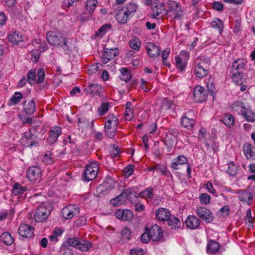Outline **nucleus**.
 <instances>
[{
    "mask_svg": "<svg viewBox=\"0 0 255 255\" xmlns=\"http://www.w3.org/2000/svg\"><path fill=\"white\" fill-rule=\"evenodd\" d=\"M137 8L138 5L131 2L123 7H119L116 10V19L118 23L125 24L134 16Z\"/></svg>",
    "mask_w": 255,
    "mask_h": 255,
    "instance_id": "f257e3e1",
    "label": "nucleus"
},
{
    "mask_svg": "<svg viewBox=\"0 0 255 255\" xmlns=\"http://www.w3.org/2000/svg\"><path fill=\"white\" fill-rule=\"evenodd\" d=\"M47 42L51 45L67 50V39L60 31H48L46 34Z\"/></svg>",
    "mask_w": 255,
    "mask_h": 255,
    "instance_id": "f03ea898",
    "label": "nucleus"
},
{
    "mask_svg": "<svg viewBox=\"0 0 255 255\" xmlns=\"http://www.w3.org/2000/svg\"><path fill=\"white\" fill-rule=\"evenodd\" d=\"M51 211V206L48 202L40 204L37 208L34 218L37 222H42L45 220L50 215Z\"/></svg>",
    "mask_w": 255,
    "mask_h": 255,
    "instance_id": "7ed1b4c3",
    "label": "nucleus"
},
{
    "mask_svg": "<svg viewBox=\"0 0 255 255\" xmlns=\"http://www.w3.org/2000/svg\"><path fill=\"white\" fill-rule=\"evenodd\" d=\"M169 8L166 12L168 16L174 19H180L183 16V11L181 7L175 1L169 0L168 2Z\"/></svg>",
    "mask_w": 255,
    "mask_h": 255,
    "instance_id": "20e7f679",
    "label": "nucleus"
},
{
    "mask_svg": "<svg viewBox=\"0 0 255 255\" xmlns=\"http://www.w3.org/2000/svg\"><path fill=\"white\" fill-rule=\"evenodd\" d=\"M98 169L99 165L97 162H92L88 165L84 170L83 180L89 181L94 179L97 177Z\"/></svg>",
    "mask_w": 255,
    "mask_h": 255,
    "instance_id": "39448f33",
    "label": "nucleus"
},
{
    "mask_svg": "<svg viewBox=\"0 0 255 255\" xmlns=\"http://www.w3.org/2000/svg\"><path fill=\"white\" fill-rule=\"evenodd\" d=\"M79 208L75 205H69L63 208L61 211L62 217L66 219H71L74 215L79 214Z\"/></svg>",
    "mask_w": 255,
    "mask_h": 255,
    "instance_id": "423d86ee",
    "label": "nucleus"
},
{
    "mask_svg": "<svg viewBox=\"0 0 255 255\" xmlns=\"http://www.w3.org/2000/svg\"><path fill=\"white\" fill-rule=\"evenodd\" d=\"M119 53V49L116 48H105L104 52L101 56L102 62L103 64H107L110 60L115 59V57Z\"/></svg>",
    "mask_w": 255,
    "mask_h": 255,
    "instance_id": "0eeeda50",
    "label": "nucleus"
},
{
    "mask_svg": "<svg viewBox=\"0 0 255 255\" xmlns=\"http://www.w3.org/2000/svg\"><path fill=\"white\" fill-rule=\"evenodd\" d=\"M197 215L206 223H210L214 220L213 213L205 207H200L196 210Z\"/></svg>",
    "mask_w": 255,
    "mask_h": 255,
    "instance_id": "6e6552de",
    "label": "nucleus"
},
{
    "mask_svg": "<svg viewBox=\"0 0 255 255\" xmlns=\"http://www.w3.org/2000/svg\"><path fill=\"white\" fill-rule=\"evenodd\" d=\"M208 97L207 92L201 86L195 87L193 91V99L196 102L202 103L205 101Z\"/></svg>",
    "mask_w": 255,
    "mask_h": 255,
    "instance_id": "1a4fd4ad",
    "label": "nucleus"
},
{
    "mask_svg": "<svg viewBox=\"0 0 255 255\" xmlns=\"http://www.w3.org/2000/svg\"><path fill=\"white\" fill-rule=\"evenodd\" d=\"M148 231L149 237L153 241H158L161 239L163 233L161 228L157 225H151L148 228Z\"/></svg>",
    "mask_w": 255,
    "mask_h": 255,
    "instance_id": "9d476101",
    "label": "nucleus"
},
{
    "mask_svg": "<svg viewBox=\"0 0 255 255\" xmlns=\"http://www.w3.org/2000/svg\"><path fill=\"white\" fill-rule=\"evenodd\" d=\"M86 94L101 96L102 94V86L98 84H90L84 90Z\"/></svg>",
    "mask_w": 255,
    "mask_h": 255,
    "instance_id": "9b49d317",
    "label": "nucleus"
},
{
    "mask_svg": "<svg viewBox=\"0 0 255 255\" xmlns=\"http://www.w3.org/2000/svg\"><path fill=\"white\" fill-rule=\"evenodd\" d=\"M33 232L34 228L32 227L25 224L20 225L18 230L19 235L24 238L31 237Z\"/></svg>",
    "mask_w": 255,
    "mask_h": 255,
    "instance_id": "f8f14e48",
    "label": "nucleus"
},
{
    "mask_svg": "<svg viewBox=\"0 0 255 255\" xmlns=\"http://www.w3.org/2000/svg\"><path fill=\"white\" fill-rule=\"evenodd\" d=\"M41 171L38 166H32L29 167L26 172V176L30 181H34L38 179L41 177Z\"/></svg>",
    "mask_w": 255,
    "mask_h": 255,
    "instance_id": "ddd939ff",
    "label": "nucleus"
},
{
    "mask_svg": "<svg viewBox=\"0 0 255 255\" xmlns=\"http://www.w3.org/2000/svg\"><path fill=\"white\" fill-rule=\"evenodd\" d=\"M116 217L123 221L131 220L133 217L132 212L128 209H119L115 212Z\"/></svg>",
    "mask_w": 255,
    "mask_h": 255,
    "instance_id": "4468645a",
    "label": "nucleus"
},
{
    "mask_svg": "<svg viewBox=\"0 0 255 255\" xmlns=\"http://www.w3.org/2000/svg\"><path fill=\"white\" fill-rule=\"evenodd\" d=\"M243 150L248 159L255 160V149L252 144L248 142L245 143L243 145Z\"/></svg>",
    "mask_w": 255,
    "mask_h": 255,
    "instance_id": "2eb2a0df",
    "label": "nucleus"
},
{
    "mask_svg": "<svg viewBox=\"0 0 255 255\" xmlns=\"http://www.w3.org/2000/svg\"><path fill=\"white\" fill-rule=\"evenodd\" d=\"M247 62L243 59H238L234 61L231 67V73L243 72L246 69Z\"/></svg>",
    "mask_w": 255,
    "mask_h": 255,
    "instance_id": "dca6fc26",
    "label": "nucleus"
},
{
    "mask_svg": "<svg viewBox=\"0 0 255 255\" xmlns=\"http://www.w3.org/2000/svg\"><path fill=\"white\" fill-rule=\"evenodd\" d=\"M61 133V128L59 126L52 127L50 129L49 137L47 138V141L50 144H53L57 139Z\"/></svg>",
    "mask_w": 255,
    "mask_h": 255,
    "instance_id": "f3484780",
    "label": "nucleus"
},
{
    "mask_svg": "<svg viewBox=\"0 0 255 255\" xmlns=\"http://www.w3.org/2000/svg\"><path fill=\"white\" fill-rule=\"evenodd\" d=\"M188 158L183 155H179L171 163L170 167L173 170L179 169V165L188 164Z\"/></svg>",
    "mask_w": 255,
    "mask_h": 255,
    "instance_id": "a211bd4d",
    "label": "nucleus"
},
{
    "mask_svg": "<svg viewBox=\"0 0 255 255\" xmlns=\"http://www.w3.org/2000/svg\"><path fill=\"white\" fill-rule=\"evenodd\" d=\"M200 223L198 218L193 215L189 216L185 220L186 227L191 229H197L200 226Z\"/></svg>",
    "mask_w": 255,
    "mask_h": 255,
    "instance_id": "6ab92c4d",
    "label": "nucleus"
},
{
    "mask_svg": "<svg viewBox=\"0 0 255 255\" xmlns=\"http://www.w3.org/2000/svg\"><path fill=\"white\" fill-rule=\"evenodd\" d=\"M146 51L151 57H156L159 55L160 50L158 46L152 42H149L146 46Z\"/></svg>",
    "mask_w": 255,
    "mask_h": 255,
    "instance_id": "aec40b11",
    "label": "nucleus"
},
{
    "mask_svg": "<svg viewBox=\"0 0 255 255\" xmlns=\"http://www.w3.org/2000/svg\"><path fill=\"white\" fill-rule=\"evenodd\" d=\"M155 215L158 220L167 221L171 214L170 211L166 208H159L156 210Z\"/></svg>",
    "mask_w": 255,
    "mask_h": 255,
    "instance_id": "412c9836",
    "label": "nucleus"
},
{
    "mask_svg": "<svg viewBox=\"0 0 255 255\" xmlns=\"http://www.w3.org/2000/svg\"><path fill=\"white\" fill-rule=\"evenodd\" d=\"M220 248L219 243L213 240H210L208 242L206 247V251L208 254H216L218 252Z\"/></svg>",
    "mask_w": 255,
    "mask_h": 255,
    "instance_id": "4be33fe9",
    "label": "nucleus"
},
{
    "mask_svg": "<svg viewBox=\"0 0 255 255\" xmlns=\"http://www.w3.org/2000/svg\"><path fill=\"white\" fill-rule=\"evenodd\" d=\"M8 40L14 44H17L22 41V35L18 31H13L10 33L7 36Z\"/></svg>",
    "mask_w": 255,
    "mask_h": 255,
    "instance_id": "5701e85b",
    "label": "nucleus"
},
{
    "mask_svg": "<svg viewBox=\"0 0 255 255\" xmlns=\"http://www.w3.org/2000/svg\"><path fill=\"white\" fill-rule=\"evenodd\" d=\"M119 124V120L115 115H109L107 117V122L105 124V126L117 128Z\"/></svg>",
    "mask_w": 255,
    "mask_h": 255,
    "instance_id": "b1692460",
    "label": "nucleus"
},
{
    "mask_svg": "<svg viewBox=\"0 0 255 255\" xmlns=\"http://www.w3.org/2000/svg\"><path fill=\"white\" fill-rule=\"evenodd\" d=\"M241 114L247 122L253 123L255 121V113L250 109L244 108L243 110H242Z\"/></svg>",
    "mask_w": 255,
    "mask_h": 255,
    "instance_id": "393cba45",
    "label": "nucleus"
},
{
    "mask_svg": "<svg viewBox=\"0 0 255 255\" xmlns=\"http://www.w3.org/2000/svg\"><path fill=\"white\" fill-rule=\"evenodd\" d=\"M239 199L241 201L251 205L253 201V196L251 193L248 191H242L239 194Z\"/></svg>",
    "mask_w": 255,
    "mask_h": 255,
    "instance_id": "a878e982",
    "label": "nucleus"
},
{
    "mask_svg": "<svg viewBox=\"0 0 255 255\" xmlns=\"http://www.w3.org/2000/svg\"><path fill=\"white\" fill-rule=\"evenodd\" d=\"M122 192L126 199H128L130 202L133 201V197L138 198V193L131 188L125 189L123 190Z\"/></svg>",
    "mask_w": 255,
    "mask_h": 255,
    "instance_id": "bb28decb",
    "label": "nucleus"
},
{
    "mask_svg": "<svg viewBox=\"0 0 255 255\" xmlns=\"http://www.w3.org/2000/svg\"><path fill=\"white\" fill-rule=\"evenodd\" d=\"M168 225L172 229H177L180 227L181 223L178 217L174 216H170L167 220Z\"/></svg>",
    "mask_w": 255,
    "mask_h": 255,
    "instance_id": "cd10ccee",
    "label": "nucleus"
},
{
    "mask_svg": "<svg viewBox=\"0 0 255 255\" xmlns=\"http://www.w3.org/2000/svg\"><path fill=\"white\" fill-rule=\"evenodd\" d=\"M0 240L3 243L8 246L12 245L14 242V238L8 232L2 233L0 236Z\"/></svg>",
    "mask_w": 255,
    "mask_h": 255,
    "instance_id": "c85d7f7f",
    "label": "nucleus"
},
{
    "mask_svg": "<svg viewBox=\"0 0 255 255\" xmlns=\"http://www.w3.org/2000/svg\"><path fill=\"white\" fill-rule=\"evenodd\" d=\"M27 190V188L25 186H22L21 185L18 183H15L13 185V189L12 193L13 195H17L22 194L24 192Z\"/></svg>",
    "mask_w": 255,
    "mask_h": 255,
    "instance_id": "c756f323",
    "label": "nucleus"
},
{
    "mask_svg": "<svg viewBox=\"0 0 255 255\" xmlns=\"http://www.w3.org/2000/svg\"><path fill=\"white\" fill-rule=\"evenodd\" d=\"M79 242L77 249L83 252H87L92 247V244L89 241L80 239Z\"/></svg>",
    "mask_w": 255,
    "mask_h": 255,
    "instance_id": "7c9ffc66",
    "label": "nucleus"
},
{
    "mask_svg": "<svg viewBox=\"0 0 255 255\" xmlns=\"http://www.w3.org/2000/svg\"><path fill=\"white\" fill-rule=\"evenodd\" d=\"M220 121L223 123L228 128H231L234 124L235 119L232 115L227 114L220 120Z\"/></svg>",
    "mask_w": 255,
    "mask_h": 255,
    "instance_id": "2f4dec72",
    "label": "nucleus"
},
{
    "mask_svg": "<svg viewBox=\"0 0 255 255\" xmlns=\"http://www.w3.org/2000/svg\"><path fill=\"white\" fill-rule=\"evenodd\" d=\"M98 4L97 0H87L86 2V9L89 14H92Z\"/></svg>",
    "mask_w": 255,
    "mask_h": 255,
    "instance_id": "473e14b6",
    "label": "nucleus"
},
{
    "mask_svg": "<svg viewBox=\"0 0 255 255\" xmlns=\"http://www.w3.org/2000/svg\"><path fill=\"white\" fill-rule=\"evenodd\" d=\"M138 197L144 199H152L153 197V188L152 187H148L145 190L141 191L138 194Z\"/></svg>",
    "mask_w": 255,
    "mask_h": 255,
    "instance_id": "72a5a7b5",
    "label": "nucleus"
},
{
    "mask_svg": "<svg viewBox=\"0 0 255 255\" xmlns=\"http://www.w3.org/2000/svg\"><path fill=\"white\" fill-rule=\"evenodd\" d=\"M195 124L193 119H189L186 116H183L181 121V124L184 128L189 129L192 128Z\"/></svg>",
    "mask_w": 255,
    "mask_h": 255,
    "instance_id": "f704fd0d",
    "label": "nucleus"
},
{
    "mask_svg": "<svg viewBox=\"0 0 255 255\" xmlns=\"http://www.w3.org/2000/svg\"><path fill=\"white\" fill-rule=\"evenodd\" d=\"M208 74V71L201 64H198L196 67L195 75L199 78H203Z\"/></svg>",
    "mask_w": 255,
    "mask_h": 255,
    "instance_id": "c9c22d12",
    "label": "nucleus"
},
{
    "mask_svg": "<svg viewBox=\"0 0 255 255\" xmlns=\"http://www.w3.org/2000/svg\"><path fill=\"white\" fill-rule=\"evenodd\" d=\"M120 71L122 74L120 76V79L126 83L128 82L131 77L130 72L126 68H122Z\"/></svg>",
    "mask_w": 255,
    "mask_h": 255,
    "instance_id": "e433bc0d",
    "label": "nucleus"
},
{
    "mask_svg": "<svg viewBox=\"0 0 255 255\" xmlns=\"http://www.w3.org/2000/svg\"><path fill=\"white\" fill-rule=\"evenodd\" d=\"M232 78L236 85H242L244 82L245 79L243 78V73L240 72L231 73Z\"/></svg>",
    "mask_w": 255,
    "mask_h": 255,
    "instance_id": "4c0bfd02",
    "label": "nucleus"
},
{
    "mask_svg": "<svg viewBox=\"0 0 255 255\" xmlns=\"http://www.w3.org/2000/svg\"><path fill=\"white\" fill-rule=\"evenodd\" d=\"M126 200V199L125 198L123 192H122L116 198L111 200V203L114 206H118L125 202Z\"/></svg>",
    "mask_w": 255,
    "mask_h": 255,
    "instance_id": "58836bf2",
    "label": "nucleus"
},
{
    "mask_svg": "<svg viewBox=\"0 0 255 255\" xmlns=\"http://www.w3.org/2000/svg\"><path fill=\"white\" fill-rule=\"evenodd\" d=\"M22 98V95L21 93L16 92L12 95L10 99L9 100V105H14L20 102V100Z\"/></svg>",
    "mask_w": 255,
    "mask_h": 255,
    "instance_id": "ea45409f",
    "label": "nucleus"
},
{
    "mask_svg": "<svg viewBox=\"0 0 255 255\" xmlns=\"http://www.w3.org/2000/svg\"><path fill=\"white\" fill-rule=\"evenodd\" d=\"M24 111L27 114L32 115L35 111V104L33 100H31L24 108Z\"/></svg>",
    "mask_w": 255,
    "mask_h": 255,
    "instance_id": "a19ab883",
    "label": "nucleus"
},
{
    "mask_svg": "<svg viewBox=\"0 0 255 255\" xmlns=\"http://www.w3.org/2000/svg\"><path fill=\"white\" fill-rule=\"evenodd\" d=\"M211 26L212 27L217 29L220 33H221L223 31L224 23L220 19L216 18L214 21L211 23Z\"/></svg>",
    "mask_w": 255,
    "mask_h": 255,
    "instance_id": "79ce46f5",
    "label": "nucleus"
},
{
    "mask_svg": "<svg viewBox=\"0 0 255 255\" xmlns=\"http://www.w3.org/2000/svg\"><path fill=\"white\" fill-rule=\"evenodd\" d=\"M36 78V71L35 69L30 70L27 74V81L28 83L30 85L35 84L36 81H35Z\"/></svg>",
    "mask_w": 255,
    "mask_h": 255,
    "instance_id": "37998d69",
    "label": "nucleus"
},
{
    "mask_svg": "<svg viewBox=\"0 0 255 255\" xmlns=\"http://www.w3.org/2000/svg\"><path fill=\"white\" fill-rule=\"evenodd\" d=\"M170 50L169 48H166L161 53L162 61V63L164 65L169 66L170 64L167 61V58L168 57Z\"/></svg>",
    "mask_w": 255,
    "mask_h": 255,
    "instance_id": "c03bdc74",
    "label": "nucleus"
},
{
    "mask_svg": "<svg viewBox=\"0 0 255 255\" xmlns=\"http://www.w3.org/2000/svg\"><path fill=\"white\" fill-rule=\"evenodd\" d=\"M122 238L124 241H128L130 239L131 232L128 227L123 229L121 232Z\"/></svg>",
    "mask_w": 255,
    "mask_h": 255,
    "instance_id": "a18cd8bd",
    "label": "nucleus"
},
{
    "mask_svg": "<svg viewBox=\"0 0 255 255\" xmlns=\"http://www.w3.org/2000/svg\"><path fill=\"white\" fill-rule=\"evenodd\" d=\"M42 161L47 164H50L53 163L54 160L52 157V153L50 151H47L43 156Z\"/></svg>",
    "mask_w": 255,
    "mask_h": 255,
    "instance_id": "49530a36",
    "label": "nucleus"
},
{
    "mask_svg": "<svg viewBox=\"0 0 255 255\" xmlns=\"http://www.w3.org/2000/svg\"><path fill=\"white\" fill-rule=\"evenodd\" d=\"M104 128L105 134L108 137L113 138L115 137L117 131V128H112L107 126H105Z\"/></svg>",
    "mask_w": 255,
    "mask_h": 255,
    "instance_id": "de8ad7c7",
    "label": "nucleus"
},
{
    "mask_svg": "<svg viewBox=\"0 0 255 255\" xmlns=\"http://www.w3.org/2000/svg\"><path fill=\"white\" fill-rule=\"evenodd\" d=\"M237 167L233 162H229L227 172L231 176H235L237 172Z\"/></svg>",
    "mask_w": 255,
    "mask_h": 255,
    "instance_id": "09e8293b",
    "label": "nucleus"
},
{
    "mask_svg": "<svg viewBox=\"0 0 255 255\" xmlns=\"http://www.w3.org/2000/svg\"><path fill=\"white\" fill-rule=\"evenodd\" d=\"M141 43L139 39L134 38L129 42V47L134 50H138L140 47Z\"/></svg>",
    "mask_w": 255,
    "mask_h": 255,
    "instance_id": "8fccbe9b",
    "label": "nucleus"
},
{
    "mask_svg": "<svg viewBox=\"0 0 255 255\" xmlns=\"http://www.w3.org/2000/svg\"><path fill=\"white\" fill-rule=\"evenodd\" d=\"M156 168H157V171L161 173L163 175L166 176L168 177L169 175L171 177L172 175L169 171L168 170L167 167L164 165H157Z\"/></svg>",
    "mask_w": 255,
    "mask_h": 255,
    "instance_id": "3c124183",
    "label": "nucleus"
},
{
    "mask_svg": "<svg viewBox=\"0 0 255 255\" xmlns=\"http://www.w3.org/2000/svg\"><path fill=\"white\" fill-rule=\"evenodd\" d=\"M200 203L203 205H207L210 202V196L207 193H202L199 196Z\"/></svg>",
    "mask_w": 255,
    "mask_h": 255,
    "instance_id": "603ef678",
    "label": "nucleus"
},
{
    "mask_svg": "<svg viewBox=\"0 0 255 255\" xmlns=\"http://www.w3.org/2000/svg\"><path fill=\"white\" fill-rule=\"evenodd\" d=\"M175 61L177 67L180 69V70L181 71L184 70L186 65V63L183 62L179 56H176L175 57Z\"/></svg>",
    "mask_w": 255,
    "mask_h": 255,
    "instance_id": "864d4df0",
    "label": "nucleus"
},
{
    "mask_svg": "<svg viewBox=\"0 0 255 255\" xmlns=\"http://www.w3.org/2000/svg\"><path fill=\"white\" fill-rule=\"evenodd\" d=\"M37 79L36 83L37 84H40L42 83L44 80L45 77V72L43 68H40L38 69L37 73Z\"/></svg>",
    "mask_w": 255,
    "mask_h": 255,
    "instance_id": "5fc2aeb1",
    "label": "nucleus"
},
{
    "mask_svg": "<svg viewBox=\"0 0 255 255\" xmlns=\"http://www.w3.org/2000/svg\"><path fill=\"white\" fill-rule=\"evenodd\" d=\"M79 241L80 239L77 238H69L67 240L66 243L70 246H72L77 249L80 243Z\"/></svg>",
    "mask_w": 255,
    "mask_h": 255,
    "instance_id": "6e6d98bb",
    "label": "nucleus"
},
{
    "mask_svg": "<svg viewBox=\"0 0 255 255\" xmlns=\"http://www.w3.org/2000/svg\"><path fill=\"white\" fill-rule=\"evenodd\" d=\"M109 105L108 103H103L98 109V113L100 116L104 115L109 110Z\"/></svg>",
    "mask_w": 255,
    "mask_h": 255,
    "instance_id": "4d7b16f0",
    "label": "nucleus"
},
{
    "mask_svg": "<svg viewBox=\"0 0 255 255\" xmlns=\"http://www.w3.org/2000/svg\"><path fill=\"white\" fill-rule=\"evenodd\" d=\"M150 235L149 234L148 228L146 227L145 229V231L144 233H143L140 236L141 241L143 243H147L149 241L151 238L149 237Z\"/></svg>",
    "mask_w": 255,
    "mask_h": 255,
    "instance_id": "13d9d810",
    "label": "nucleus"
},
{
    "mask_svg": "<svg viewBox=\"0 0 255 255\" xmlns=\"http://www.w3.org/2000/svg\"><path fill=\"white\" fill-rule=\"evenodd\" d=\"M152 9L154 15H158L164 10V6L161 4H157L153 6Z\"/></svg>",
    "mask_w": 255,
    "mask_h": 255,
    "instance_id": "bf43d9fd",
    "label": "nucleus"
},
{
    "mask_svg": "<svg viewBox=\"0 0 255 255\" xmlns=\"http://www.w3.org/2000/svg\"><path fill=\"white\" fill-rule=\"evenodd\" d=\"M232 108L236 111H241L242 112V110H243L246 107L242 102L236 101L233 104Z\"/></svg>",
    "mask_w": 255,
    "mask_h": 255,
    "instance_id": "052dcab7",
    "label": "nucleus"
},
{
    "mask_svg": "<svg viewBox=\"0 0 255 255\" xmlns=\"http://www.w3.org/2000/svg\"><path fill=\"white\" fill-rule=\"evenodd\" d=\"M173 104L171 100L165 98L162 101V108L166 110L170 109Z\"/></svg>",
    "mask_w": 255,
    "mask_h": 255,
    "instance_id": "680f3d73",
    "label": "nucleus"
},
{
    "mask_svg": "<svg viewBox=\"0 0 255 255\" xmlns=\"http://www.w3.org/2000/svg\"><path fill=\"white\" fill-rule=\"evenodd\" d=\"M111 27V25L110 24L103 25L99 29V30L96 33V35L97 36L103 35L107 31L108 29L110 28Z\"/></svg>",
    "mask_w": 255,
    "mask_h": 255,
    "instance_id": "e2e57ef3",
    "label": "nucleus"
},
{
    "mask_svg": "<svg viewBox=\"0 0 255 255\" xmlns=\"http://www.w3.org/2000/svg\"><path fill=\"white\" fill-rule=\"evenodd\" d=\"M164 144L167 147V151L169 152L171 151L173 145V142L169 137H167L164 140Z\"/></svg>",
    "mask_w": 255,
    "mask_h": 255,
    "instance_id": "0e129e2a",
    "label": "nucleus"
},
{
    "mask_svg": "<svg viewBox=\"0 0 255 255\" xmlns=\"http://www.w3.org/2000/svg\"><path fill=\"white\" fill-rule=\"evenodd\" d=\"M133 169L134 166L132 164H130L125 167L123 170L125 176L129 177L133 173Z\"/></svg>",
    "mask_w": 255,
    "mask_h": 255,
    "instance_id": "69168bd1",
    "label": "nucleus"
},
{
    "mask_svg": "<svg viewBox=\"0 0 255 255\" xmlns=\"http://www.w3.org/2000/svg\"><path fill=\"white\" fill-rule=\"evenodd\" d=\"M212 6L213 8L216 10L222 11L223 10V4L220 1H214Z\"/></svg>",
    "mask_w": 255,
    "mask_h": 255,
    "instance_id": "338daca9",
    "label": "nucleus"
},
{
    "mask_svg": "<svg viewBox=\"0 0 255 255\" xmlns=\"http://www.w3.org/2000/svg\"><path fill=\"white\" fill-rule=\"evenodd\" d=\"M130 255H143L144 251L141 249H134L130 250Z\"/></svg>",
    "mask_w": 255,
    "mask_h": 255,
    "instance_id": "774afa93",
    "label": "nucleus"
}]
</instances>
